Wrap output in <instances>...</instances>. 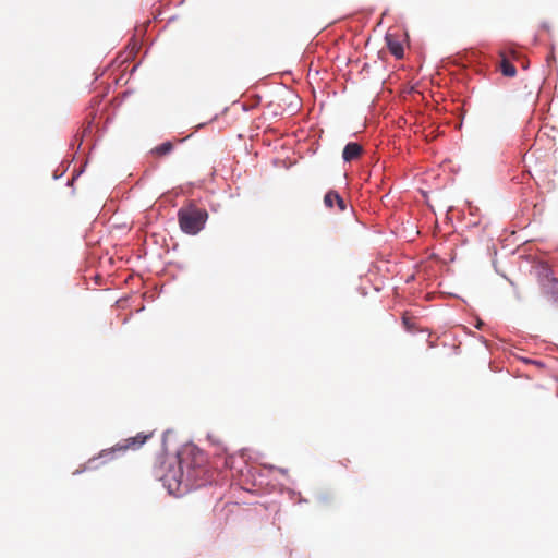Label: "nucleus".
<instances>
[{
  "instance_id": "4",
  "label": "nucleus",
  "mask_w": 558,
  "mask_h": 558,
  "mask_svg": "<svg viewBox=\"0 0 558 558\" xmlns=\"http://www.w3.org/2000/svg\"><path fill=\"white\" fill-rule=\"evenodd\" d=\"M541 284L544 293L558 310V280L551 277L550 270L544 269V278L542 279Z\"/></svg>"
},
{
  "instance_id": "1",
  "label": "nucleus",
  "mask_w": 558,
  "mask_h": 558,
  "mask_svg": "<svg viewBox=\"0 0 558 558\" xmlns=\"http://www.w3.org/2000/svg\"><path fill=\"white\" fill-rule=\"evenodd\" d=\"M178 466V471H169L165 475L169 488L172 487L171 480L175 482L177 489H179L182 484L187 487L203 478L207 473V457L196 447L186 448L179 454Z\"/></svg>"
},
{
  "instance_id": "8",
  "label": "nucleus",
  "mask_w": 558,
  "mask_h": 558,
  "mask_svg": "<svg viewBox=\"0 0 558 558\" xmlns=\"http://www.w3.org/2000/svg\"><path fill=\"white\" fill-rule=\"evenodd\" d=\"M500 57H501V61H500V65H499V69L501 71V73L505 75V76H508V77H513L515 74H517V69L515 66L509 61L508 59V54L506 53V51H500Z\"/></svg>"
},
{
  "instance_id": "6",
  "label": "nucleus",
  "mask_w": 558,
  "mask_h": 558,
  "mask_svg": "<svg viewBox=\"0 0 558 558\" xmlns=\"http://www.w3.org/2000/svg\"><path fill=\"white\" fill-rule=\"evenodd\" d=\"M324 203L328 208H332L333 204H337L340 211H344L347 209L344 199L336 191L327 192L324 197Z\"/></svg>"
},
{
  "instance_id": "9",
  "label": "nucleus",
  "mask_w": 558,
  "mask_h": 558,
  "mask_svg": "<svg viewBox=\"0 0 558 558\" xmlns=\"http://www.w3.org/2000/svg\"><path fill=\"white\" fill-rule=\"evenodd\" d=\"M173 148V145L171 142H165L160 145H158L157 147H155L151 153L155 154L156 156H165L167 154H169Z\"/></svg>"
},
{
  "instance_id": "5",
  "label": "nucleus",
  "mask_w": 558,
  "mask_h": 558,
  "mask_svg": "<svg viewBox=\"0 0 558 558\" xmlns=\"http://www.w3.org/2000/svg\"><path fill=\"white\" fill-rule=\"evenodd\" d=\"M363 153V147L359 143L350 142L348 143L342 151V158L344 161L350 162L355 159H359Z\"/></svg>"
},
{
  "instance_id": "10",
  "label": "nucleus",
  "mask_w": 558,
  "mask_h": 558,
  "mask_svg": "<svg viewBox=\"0 0 558 558\" xmlns=\"http://www.w3.org/2000/svg\"><path fill=\"white\" fill-rule=\"evenodd\" d=\"M402 323H403L404 327L407 328V330H409V331L413 330L414 324L412 323V319L410 317H408L407 315H403Z\"/></svg>"
},
{
  "instance_id": "3",
  "label": "nucleus",
  "mask_w": 558,
  "mask_h": 558,
  "mask_svg": "<svg viewBox=\"0 0 558 558\" xmlns=\"http://www.w3.org/2000/svg\"><path fill=\"white\" fill-rule=\"evenodd\" d=\"M150 437H151V434L138 433L134 437L124 439V440L116 444L113 447L102 450L99 453L98 459H104L105 461H110L116 457L117 453H124L126 450H137Z\"/></svg>"
},
{
  "instance_id": "7",
  "label": "nucleus",
  "mask_w": 558,
  "mask_h": 558,
  "mask_svg": "<svg viewBox=\"0 0 558 558\" xmlns=\"http://www.w3.org/2000/svg\"><path fill=\"white\" fill-rule=\"evenodd\" d=\"M385 39L390 53L397 59H402L404 53L402 44L391 34H388Z\"/></svg>"
},
{
  "instance_id": "11",
  "label": "nucleus",
  "mask_w": 558,
  "mask_h": 558,
  "mask_svg": "<svg viewBox=\"0 0 558 558\" xmlns=\"http://www.w3.org/2000/svg\"><path fill=\"white\" fill-rule=\"evenodd\" d=\"M510 54H511V57H512V58H515V57H517V52H515L514 50H511V51H510Z\"/></svg>"
},
{
  "instance_id": "2",
  "label": "nucleus",
  "mask_w": 558,
  "mask_h": 558,
  "mask_svg": "<svg viewBox=\"0 0 558 558\" xmlns=\"http://www.w3.org/2000/svg\"><path fill=\"white\" fill-rule=\"evenodd\" d=\"M207 219V210L198 207L193 202L187 203L178 210L179 226L186 234H197L204 229Z\"/></svg>"
}]
</instances>
